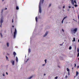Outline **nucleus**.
Masks as SVG:
<instances>
[{
    "mask_svg": "<svg viewBox=\"0 0 79 79\" xmlns=\"http://www.w3.org/2000/svg\"><path fill=\"white\" fill-rule=\"evenodd\" d=\"M44 0H40V2L39 4V12L40 13H41L42 12V10H41V7H40V6L41 5V3H42L43 4Z\"/></svg>",
    "mask_w": 79,
    "mask_h": 79,
    "instance_id": "obj_1",
    "label": "nucleus"
},
{
    "mask_svg": "<svg viewBox=\"0 0 79 79\" xmlns=\"http://www.w3.org/2000/svg\"><path fill=\"white\" fill-rule=\"evenodd\" d=\"M71 31L72 32L74 33V34H76V32L77 31V28H72L71 29Z\"/></svg>",
    "mask_w": 79,
    "mask_h": 79,
    "instance_id": "obj_2",
    "label": "nucleus"
},
{
    "mask_svg": "<svg viewBox=\"0 0 79 79\" xmlns=\"http://www.w3.org/2000/svg\"><path fill=\"white\" fill-rule=\"evenodd\" d=\"M71 1V3L73 5H74V3H75L76 4H77V2H76V1L74 0V1L73 0H70Z\"/></svg>",
    "mask_w": 79,
    "mask_h": 79,
    "instance_id": "obj_3",
    "label": "nucleus"
},
{
    "mask_svg": "<svg viewBox=\"0 0 79 79\" xmlns=\"http://www.w3.org/2000/svg\"><path fill=\"white\" fill-rule=\"evenodd\" d=\"M16 29H15V31L14 33V38L15 39L16 37Z\"/></svg>",
    "mask_w": 79,
    "mask_h": 79,
    "instance_id": "obj_4",
    "label": "nucleus"
},
{
    "mask_svg": "<svg viewBox=\"0 0 79 79\" xmlns=\"http://www.w3.org/2000/svg\"><path fill=\"white\" fill-rule=\"evenodd\" d=\"M11 63L12 64V65L13 66L15 64V61L14 60H11V61H10Z\"/></svg>",
    "mask_w": 79,
    "mask_h": 79,
    "instance_id": "obj_5",
    "label": "nucleus"
},
{
    "mask_svg": "<svg viewBox=\"0 0 79 79\" xmlns=\"http://www.w3.org/2000/svg\"><path fill=\"white\" fill-rule=\"evenodd\" d=\"M13 55H14V57H15V56H16V53L15 52H13Z\"/></svg>",
    "mask_w": 79,
    "mask_h": 79,
    "instance_id": "obj_6",
    "label": "nucleus"
},
{
    "mask_svg": "<svg viewBox=\"0 0 79 79\" xmlns=\"http://www.w3.org/2000/svg\"><path fill=\"white\" fill-rule=\"evenodd\" d=\"M47 34H48V32H46L45 35L44 36V37H45V36L47 35Z\"/></svg>",
    "mask_w": 79,
    "mask_h": 79,
    "instance_id": "obj_7",
    "label": "nucleus"
},
{
    "mask_svg": "<svg viewBox=\"0 0 79 79\" xmlns=\"http://www.w3.org/2000/svg\"><path fill=\"white\" fill-rule=\"evenodd\" d=\"M76 76H77V75H78L79 74V72H78L77 71L76 72Z\"/></svg>",
    "mask_w": 79,
    "mask_h": 79,
    "instance_id": "obj_8",
    "label": "nucleus"
},
{
    "mask_svg": "<svg viewBox=\"0 0 79 79\" xmlns=\"http://www.w3.org/2000/svg\"><path fill=\"white\" fill-rule=\"evenodd\" d=\"M0 23H1V24H2V23H3V19H1V20Z\"/></svg>",
    "mask_w": 79,
    "mask_h": 79,
    "instance_id": "obj_9",
    "label": "nucleus"
},
{
    "mask_svg": "<svg viewBox=\"0 0 79 79\" xmlns=\"http://www.w3.org/2000/svg\"><path fill=\"white\" fill-rule=\"evenodd\" d=\"M75 41H76V40H75V38H73V40H72V42H75Z\"/></svg>",
    "mask_w": 79,
    "mask_h": 79,
    "instance_id": "obj_10",
    "label": "nucleus"
},
{
    "mask_svg": "<svg viewBox=\"0 0 79 79\" xmlns=\"http://www.w3.org/2000/svg\"><path fill=\"white\" fill-rule=\"evenodd\" d=\"M7 46L8 47H9V43H7Z\"/></svg>",
    "mask_w": 79,
    "mask_h": 79,
    "instance_id": "obj_11",
    "label": "nucleus"
},
{
    "mask_svg": "<svg viewBox=\"0 0 79 79\" xmlns=\"http://www.w3.org/2000/svg\"><path fill=\"white\" fill-rule=\"evenodd\" d=\"M16 62H18V57H16Z\"/></svg>",
    "mask_w": 79,
    "mask_h": 79,
    "instance_id": "obj_12",
    "label": "nucleus"
},
{
    "mask_svg": "<svg viewBox=\"0 0 79 79\" xmlns=\"http://www.w3.org/2000/svg\"><path fill=\"white\" fill-rule=\"evenodd\" d=\"M35 20L36 22H37V17H35Z\"/></svg>",
    "mask_w": 79,
    "mask_h": 79,
    "instance_id": "obj_13",
    "label": "nucleus"
},
{
    "mask_svg": "<svg viewBox=\"0 0 79 79\" xmlns=\"http://www.w3.org/2000/svg\"><path fill=\"white\" fill-rule=\"evenodd\" d=\"M28 50V53H30V52H31V49H29Z\"/></svg>",
    "mask_w": 79,
    "mask_h": 79,
    "instance_id": "obj_14",
    "label": "nucleus"
},
{
    "mask_svg": "<svg viewBox=\"0 0 79 79\" xmlns=\"http://www.w3.org/2000/svg\"><path fill=\"white\" fill-rule=\"evenodd\" d=\"M67 71H68V72H69V69L68 68H67Z\"/></svg>",
    "mask_w": 79,
    "mask_h": 79,
    "instance_id": "obj_15",
    "label": "nucleus"
},
{
    "mask_svg": "<svg viewBox=\"0 0 79 79\" xmlns=\"http://www.w3.org/2000/svg\"><path fill=\"white\" fill-rule=\"evenodd\" d=\"M32 77H33V76H31L30 77H29V78H28V79H31V78Z\"/></svg>",
    "mask_w": 79,
    "mask_h": 79,
    "instance_id": "obj_16",
    "label": "nucleus"
},
{
    "mask_svg": "<svg viewBox=\"0 0 79 79\" xmlns=\"http://www.w3.org/2000/svg\"><path fill=\"white\" fill-rule=\"evenodd\" d=\"M16 10H19V7L18 6L16 7Z\"/></svg>",
    "mask_w": 79,
    "mask_h": 79,
    "instance_id": "obj_17",
    "label": "nucleus"
},
{
    "mask_svg": "<svg viewBox=\"0 0 79 79\" xmlns=\"http://www.w3.org/2000/svg\"><path fill=\"white\" fill-rule=\"evenodd\" d=\"M77 52H78V53H79V48H77Z\"/></svg>",
    "mask_w": 79,
    "mask_h": 79,
    "instance_id": "obj_18",
    "label": "nucleus"
},
{
    "mask_svg": "<svg viewBox=\"0 0 79 79\" xmlns=\"http://www.w3.org/2000/svg\"><path fill=\"white\" fill-rule=\"evenodd\" d=\"M71 48H72L71 47H70L69 48V50H71Z\"/></svg>",
    "mask_w": 79,
    "mask_h": 79,
    "instance_id": "obj_19",
    "label": "nucleus"
},
{
    "mask_svg": "<svg viewBox=\"0 0 79 79\" xmlns=\"http://www.w3.org/2000/svg\"><path fill=\"white\" fill-rule=\"evenodd\" d=\"M74 6H75V7H77V5L75 4V5H74Z\"/></svg>",
    "mask_w": 79,
    "mask_h": 79,
    "instance_id": "obj_20",
    "label": "nucleus"
},
{
    "mask_svg": "<svg viewBox=\"0 0 79 79\" xmlns=\"http://www.w3.org/2000/svg\"><path fill=\"white\" fill-rule=\"evenodd\" d=\"M67 18V16H65V17H64L63 19H65V18Z\"/></svg>",
    "mask_w": 79,
    "mask_h": 79,
    "instance_id": "obj_21",
    "label": "nucleus"
},
{
    "mask_svg": "<svg viewBox=\"0 0 79 79\" xmlns=\"http://www.w3.org/2000/svg\"><path fill=\"white\" fill-rule=\"evenodd\" d=\"M0 35H1V36L2 37V33H0Z\"/></svg>",
    "mask_w": 79,
    "mask_h": 79,
    "instance_id": "obj_22",
    "label": "nucleus"
},
{
    "mask_svg": "<svg viewBox=\"0 0 79 79\" xmlns=\"http://www.w3.org/2000/svg\"><path fill=\"white\" fill-rule=\"evenodd\" d=\"M79 52H78L77 54V57H79Z\"/></svg>",
    "mask_w": 79,
    "mask_h": 79,
    "instance_id": "obj_23",
    "label": "nucleus"
},
{
    "mask_svg": "<svg viewBox=\"0 0 79 79\" xmlns=\"http://www.w3.org/2000/svg\"><path fill=\"white\" fill-rule=\"evenodd\" d=\"M45 61V63H47V59H46L44 60Z\"/></svg>",
    "mask_w": 79,
    "mask_h": 79,
    "instance_id": "obj_24",
    "label": "nucleus"
},
{
    "mask_svg": "<svg viewBox=\"0 0 79 79\" xmlns=\"http://www.w3.org/2000/svg\"><path fill=\"white\" fill-rule=\"evenodd\" d=\"M55 79H58V77L56 76V77H55Z\"/></svg>",
    "mask_w": 79,
    "mask_h": 79,
    "instance_id": "obj_25",
    "label": "nucleus"
},
{
    "mask_svg": "<svg viewBox=\"0 0 79 79\" xmlns=\"http://www.w3.org/2000/svg\"><path fill=\"white\" fill-rule=\"evenodd\" d=\"M64 21V19H63L62 20V24L63 23V21Z\"/></svg>",
    "mask_w": 79,
    "mask_h": 79,
    "instance_id": "obj_26",
    "label": "nucleus"
},
{
    "mask_svg": "<svg viewBox=\"0 0 79 79\" xmlns=\"http://www.w3.org/2000/svg\"><path fill=\"white\" fill-rule=\"evenodd\" d=\"M68 76L70 75V74H69V72H68Z\"/></svg>",
    "mask_w": 79,
    "mask_h": 79,
    "instance_id": "obj_27",
    "label": "nucleus"
},
{
    "mask_svg": "<svg viewBox=\"0 0 79 79\" xmlns=\"http://www.w3.org/2000/svg\"><path fill=\"white\" fill-rule=\"evenodd\" d=\"M6 60H7V59H8V57H7V56H6Z\"/></svg>",
    "mask_w": 79,
    "mask_h": 79,
    "instance_id": "obj_28",
    "label": "nucleus"
},
{
    "mask_svg": "<svg viewBox=\"0 0 79 79\" xmlns=\"http://www.w3.org/2000/svg\"><path fill=\"white\" fill-rule=\"evenodd\" d=\"M78 68H79V66H77V69H78Z\"/></svg>",
    "mask_w": 79,
    "mask_h": 79,
    "instance_id": "obj_29",
    "label": "nucleus"
},
{
    "mask_svg": "<svg viewBox=\"0 0 79 79\" xmlns=\"http://www.w3.org/2000/svg\"><path fill=\"white\" fill-rule=\"evenodd\" d=\"M76 64H75V68H76Z\"/></svg>",
    "mask_w": 79,
    "mask_h": 79,
    "instance_id": "obj_30",
    "label": "nucleus"
},
{
    "mask_svg": "<svg viewBox=\"0 0 79 79\" xmlns=\"http://www.w3.org/2000/svg\"><path fill=\"white\" fill-rule=\"evenodd\" d=\"M67 77H68V76H67V75H66V76H65V78H67Z\"/></svg>",
    "mask_w": 79,
    "mask_h": 79,
    "instance_id": "obj_31",
    "label": "nucleus"
},
{
    "mask_svg": "<svg viewBox=\"0 0 79 79\" xmlns=\"http://www.w3.org/2000/svg\"><path fill=\"white\" fill-rule=\"evenodd\" d=\"M51 5H52V4H49V6H50Z\"/></svg>",
    "mask_w": 79,
    "mask_h": 79,
    "instance_id": "obj_32",
    "label": "nucleus"
},
{
    "mask_svg": "<svg viewBox=\"0 0 79 79\" xmlns=\"http://www.w3.org/2000/svg\"><path fill=\"white\" fill-rule=\"evenodd\" d=\"M2 23H1V26H0V27H2Z\"/></svg>",
    "mask_w": 79,
    "mask_h": 79,
    "instance_id": "obj_33",
    "label": "nucleus"
},
{
    "mask_svg": "<svg viewBox=\"0 0 79 79\" xmlns=\"http://www.w3.org/2000/svg\"><path fill=\"white\" fill-rule=\"evenodd\" d=\"M62 30L63 32H64V30H63V29H62Z\"/></svg>",
    "mask_w": 79,
    "mask_h": 79,
    "instance_id": "obj_34",
    "label": "nucleus"
},
{
    "mask_svg": "<svg viewBox=\"0 0 79 79\" xmlns=\"http://www.w3.org/2000/svg\"><path fill=\"white\" fill-rule=\"evenodd\" d=\"M7 10V8H5V10Z\"/></svg>",
    "mask_w": 79,
    "mask_h": 79,
    "instance_id": "obj_35",
    "label": "nucleus"
},
{
    "mask_svg": "<svg viewBox=\"0 0 79 79\" xmlns=\"http://www.w3.org/2000/svg\"><path fill=\"white\" fill-rule=\"evenodd\" d=\"M12 22L13 23V19H12Z\"/></svg>",
    "mask_w": 79,
    "mask_h": 79,
    "instance_id": "obj_36",
    "label": "nucleus"
},
{
    "mask_svg": "<svg viewBox=\"0 0 79 79\" xmlns=\"http://www.w3.org/2000/svg\"><path fill=\"white\" fill-rule=\"evenodd\" d=\"M71 6H69V8H71Z\"/></svg>",
    "mask_w": 79,
    "mask_h": 79,
    "instance_id": "obj_37",
    "label": "nucleus"
},
{
    "mask_svg": "<svg viewBox=\"0 0 79 79\" xmlns=\"http://www.w3.org/2000/svg\"><path fill=\"white\" fill-rule=\"evenodd\" d=\"M3 10H2V11L1 12V13L3 12Z\"/></svg>",
    "mask_w": 79,
    "mask_h": 79,
    "instance_id": "obj_38",
    "label": "nucleus"
},
{
    "mask_svg": "<svg viewBox=\"0 0 79 79\" xmlns=\"http://www.w3.org/2000/svg\"><path fill=\"white\" fill-rule=\"evenodd\" d=\"M6 74H7V75H8V73L6 72Z\"/></svg>",
    "mask_w": 79,
    "mask_h": 79,
    "instance_id": "obj_39",
    "label": "nucleus"
},
{
    "mask_svg": "<svg viewBox=\"0 0 79 79\" xmlns=\"http://www.w3.org/2000/svg\"><path fill=\"white\" fill-rule=\"evenodd\" d=\"M72 70H73V69H74V68H72Z\"/></svg>",
    "mask_w": 79,
    "mask_h": 79,
    "instance_id": "obj_40",
    "label": "nucleus"
},
{
    "mask_svg": "<svg viewBox=\"0 0 79 79\" xmlns=\"http://www.w3.org/2000/svg\"><path fill=\"white\" fill-rule=\"evenodd\" d=\"M46 74H44V76H46Z\"/></svg>",
    "mask_w": 79,
    "mask_h": 79,
    "instance_id": "obj_41",
    "label": "nucleus"
},
{
    "mask_svg": "<svg viewBox=\"0 0 79 79\" xmlns=\"http://www.w3.org/2000/svg\"><path fill=\"white\" fill-rule=\"evenodd\" d=\"M2 75H3V76H5V74H3Z\"/></svg>",
    "mask_w": 79,
    "mask_h": 79,
    "instance_id": "obj_42",
    "label": "nucleus"
},
{
    "mask_svg": "<svg viewBox=\"0 0 79 79\" xmlns=\"http://www.w3.org/2000/svg\"><path fill=\"white\" fill-rule=\"evenodd\" d=\"M63 8H64V6H63Z\"/></svg>",
    "mask_w": 79,
    "mask_h": 79,
    "instance_id": "obj_43",
    "label": "nucleus"
},
{
    "mask_svg": "<svg viewBox=\"0 0 79 79\" xmlns=\"http://www.w3.org/2000/svg\"><path fill=\"white\" fill-rule=\"evenodd\" d=\"M75 48H76V46H75Z\"/></svg>",
    "mask_w": 79,
    "mask_h": 79,
    "instance_id": "obj_44",
    "label": "nucleus"
},
{
    "mask_svg": "<svg viewBox=\"0 0 79 79\" xmlns=\"http://www.w3.org/2000/svg\"><path fill=\"white\" fill-rule=\"evenodd\" d=\"M72 8H73V9H74V7L73 6L72 7Z\"/></svg>",
    "mask_w": 79,
    "mask_h": 79,
    "instance_id": "obj_45",
    "label": "nucleus"
},
{
    "mask_svg": "<svg viewBox=\"0 0 79 79\" xmlns=\"http://www.w3.org/2000/svg\"><path fill=\"white\" fill-rule=\"evenodd\" d=\"M60 45L61 46L62 45V44H60Z\"/></svg>",
    "mask_w": 79,
    "mask_h": 79,
    "instance_id": "obj_46",
    "label": "nucleus"
},
{
    "mask_svg": "<svg viewBox=\"0 0 79 79\" xmlns=\"http://www.w3.org/2000/svg\"><path fill=\"white\" fill-rule=\"evenodd\" d=\"M44 65H45V64H43V66H44Z\"/></svg>",
    "mask_w": 79,
    "mask_h": 79,
    "instance_id": "obj_47",
    "label": "nucleus"
},
{
    "mask_svg": "<svg viewBox=\"0 0 79 79\" xmlns=\"http://www.w3.org/2000/svg\"><path fill=\"white\" fill-rule=\"evenodd\" d=\"M12 27H14V26H12Z\"/></svg>",
    "mask_w": 79,
    "mask_h": 79,
    "instance_id": "obj_48",
    "label": "nucleus"
},
{
    "mask_svg": "<svg viewBox=\"0 0 79 79\" xmlns=\"http://www.w3.org/2000/svg\"><path fill=\"white\" fill-rule=\"evenodd\" d=\"M78 18H79V15L78 16Z\"/></svg>",
    "mask_w": 79,
    "mask_h": 79,
    "instance_id": "obj_49",
    "label": "nucleus"
},
{
    "mask_svg": "<svg viewBox=\"0 0 79 79\" xmlns=\"http://www.w3.org/2000/svg\"><path fill=\"white\" fill-rule=\"evenodd\" d=\"M73 20H74V21H75V20H74V19H73Z\"/></svg>",
    "mask_w": 79,
    "mask_h": 79,
    "instance_id": "obj_50",
    "label": "nucleus"
},
{
    "mask_svg": "<svg viewBox=\"0 0 79 79\" xmlns=\"http://www.w3.org/2000/svg\"><path fill=\"white\" fill-rule=\"evenodd\" d=\"M3 1H4V0H2V2H3Z\"/></svg>",
    "mask_w": 79,
    "mask_h": 79,
    "instance_id": "obj_51",
    "label": "nucleus"
},
{
    "mask_svg": "<svg viewBox=\"0 0 79 79\" xmlns=\"http://www.w3.org/2000/svg\"><path fill=\"white\" fill-rule=\"evenodd\" d=\"M27 61H28V59L27 60Z\"/></svg>",
    "mask_w": 79,
    "mask_h": 79,
    "instance_id": "obj_52",
    "label": "nucleus"
},
{
    "mask_svg": "<svg viewBox=\"0 0 79 79\" xmlns=\"http://www.w3.org/2000/svg\"><path fill=\"white\" fill-rule=\"evenodd\" d=\"M78 60H79V58H78Z\"/></svg>",
    "mask_w": 79,
    "mask_h": 79,
    "instance_id": "obj_53",
    "label": "nucleus"
},
{
    "mask_svg": "<svg viewBox=\"0 0 79 79\" xmlns=\"http://www.w3.org/2000/svg\"><path fill=\"white\" fill-rule=\"evenodd\" d=\"M11 32H12V30H11Z\"/></svg>",
    "mask_w": 79,
    "mask_h": 79,
    "instance_id": "obj_54",
    "label": "nucleus"
}]
</instances>
